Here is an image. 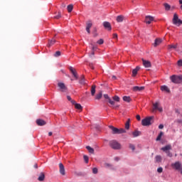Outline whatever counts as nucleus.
<instances>
[{"mask_svg": "<svg viewBox=\"0 0 182 182\" xmlns=\"http://www.w3.org/2000/svg\"><path fill=\"white\" fill-rule=\"evenodd\" d=\"M89 67L91 68V69H95V67L93 66V63H89Z\"/></svg>", "mask_w": 182, "mask_h": 182, "instance_id": "obj_49", "label": "nucleus"}, {"mask_svg": "<svg viewBox=\"0 0 182 182\" xmlns=\"http://www.w3.org/2000/svg\"><path fill=\"white\" fill-rule=\"evenodd\" d=\"M117 22H123V21H124V16H118L117 17Z\"/></svg>", "mask_w": 182, "mask_h": 182, "instance_id": "obj_29", "label": "nucleus"}, {"mask_svg": "<svg viewBox=\"0 0 182 182\" xmlns=\"http://www.w3.org/2000/svg\"><path fill=\"white\" fill-rule=\"evenodd\" d=\"M34 168H38V164H36L34 165Z\"/></svg>", "mask_w": 182, "mask_h": 182, "instance_id": "obj_62", "label": "nucleus"}, {"mask_svg": "<svg viewBox=\"0 0 182 182\" xmlns=\"http://www.w3.org/2000/svg\"><path fill=\"white\" fill-rule=\"evenodd\" d=\"M92 21H87L86 23V31L87 33H90V28H92Z\"/></svg>", "mask_w": 182, "mask_h": 182, "instance_id": "obj_14", "label": "nucleus"}, {"mask_svg": "<svg viewBox=\"0 0 182 182\" xmlns=\"http://www.w3.org/2000/svg\"><path fill=\"white\" fill-rule=\"evenodd\" d=\"M36 123L38 126H45V124H46V121L42 119H36Z\"/></svg>", "mask_w": 182, "mask_h": 182, "instance_id": "obj_12", "label": "nucleus"}, {"mask_svg": "<svg viewBox=\"0 0 182 182\" xmlns=\"http://www.w3.org/2000/svg\"><path fill=\"white\" fill-rule=\"evenodd\" d=\"M157 172L158 173H163V168H161V167L158 168Z\"/></svg>", "mask_w": 182, "mask_h": 182, "instance_id": "obj_47", "label": "nucleus"}, {"mask_svg": "<svg viewBox=\"0 0 182 182\" xmlns=\"http://www.w3.org/2000/svg\"><path fill=\"white\" fill-rule=\"evenodd\" d=\"M109 144L113 150H120L122 149V145L116 140L109 141Z\"/></svg>", "mask_w": 182, "mask_h": 182, "instance_id": "obj_1", "label": "nucleus"}, {"mask_svg": "<svg viewBox=\"0 0 182 182\" xmlns=\"http://www.w3.org/2000/svg\"><path fill=\"white\" fill-rule=\"evenodd\" d=\"M67 99H68V100H69V102H71V100H72V97H70V96H69V95L67 96Z\"/></svg>", "mask_w": 182, "mask_h": 182, "instance_id": "obj_55", "label": "nucleus"}, {"mask_svg": "<svg viewBox=\"0 0 182 182\" xmlns=\"http://www.w3.org/2000/svg\"><path fill=\"white\" fill-rule=\"evenodd\" d=\"M153 112H156V110H159V112H163V108L159 106V102H156L154 104H153Z\"/></svg>", "mask_w": 182, "mask_h": 182, "instance_id": "obj_6", "label": "nucleus"}, {"mask_svg": "<svg viewBox=\"0 0 182 182\" xmlns=\"http://www.w3.org/2000/svg\"><path fill=\"white\" fill-rule=\"evenodd\" d=\"M141 132L136 130L132 132L133 137H139V136H141Z\"/></svg>", "mask_w": 182, "mask_h": 182, "instance_id": "obj_21", "label": "nucleus"}, {"mask_svg": "<svg viewBox=\"0 0 182 182\" xmlns=\"http://www.w3.org/2000/svg\"><path fill=\"white\" fill-rule=\"evenodd\" d=\"M108 102L111 106H113V109H117L119 107V105H116V102L112 99L109 98Z\"/></svg>", "mask_w": 182, "mask_h": 182, "instance_id": "obj_16", "label": "nucleus"}, {"mask_svg": "<svg viewBox=\"0 0 182 182\" xmlns=\"http://www.w3.org/2000/svg\"><path fill=\"white\" fill-rule=\"evenodd\" d=\"M114 160H115L116 161H119V157H115V158H114Z\"/></svg>", "mask_w": 182, "mask_h": 182, "instance_id": "obj_59", "label": "nucleus"}, {"mask_svg": "<svg viewBox=\"0 0 182 182\" xmlns=\"http://www.w3.org/2000/svg\"><path fill=\"white\" fill-rule=\"evenodd\" d=\"M75 109H77V110H83V107H82V105L80 104H75Z\"/></svg>", "mask_w": 182, "mask_h": 182, "instance_id": "obj_30", "label": "nucleus"}, {"mask_svg": "<svg viewBox=\"0 0 182 182\" xmlns=\"http://www.w3.org/2000/svg\"><path fill=\"white\" fill-rule=\"evenodd\" d=\"M104 97H105V99H107V100H109V99H110V97H109V95L107 94H105Z\"/></svg>", "mask_w": 182, "mask_h": 182, "instance_id": "obj_50", "label": "nucleus"}, {"mask_svg": "<svg viewBox=\"0 0 182 182\" xmlns=\"http://www.w3.org/2000/svg\"><path fill=\"white\" fill-rule=\"evenodd\" d=\"M161 150H162V151H164V152L166 153V152H167V151L171 150V146L170 144H168V145H166V146L162 147V148L161 149Z\"/></svg>", "mask_w": 182, "mask_h": 182, "instance_id": "obj_17", "label": "nucleus"}, {"mask_svg": "<svg viewBox=\"0 0 182 182\" xmlns=\"http://www.w3.org/2000/svg\"><path fill=\"white\" fill-rule=\"evenodd\" d=\"M83 159L86 164L89 163V157L86 155H84Z\"/></svg>", "mask_w": 182, "mask_h": 182, "instance_id": "obj_40", "label": "nucleus"}, {"mask_svg": "<svg viewBox=\"0 0 182 182\" xmlns=\"http://www.w3.org/2000/svg\"><path fill=\"white\" fill-rule=\"evenodd\" d=\"M61 53L60 51H56L55 53L54 54L55 58H58V56H60Z\"/></svg>", "mask_w": 182, "mask_h": 182, "instance_id": "obj_41", "label": "nucleus"}, {"mask_svg": "<svg viewBox=\"0 0 182 182\" xmlns=\"http://www.w3.org/2000/svg\"><path fill=\"white\" fill-rule=\"evenodd\" d=\"M87 150H88L89 153L91 154H95V149L89 146H86Z\"/></svg>", "mask_w": 182, "mask_h": 182, "instance_id": "obj_28", "label": "nucleus"}, {"mask_svg": "<svg viewBox=\"0 0 182 182\" xmlns=\"http://www.w3.org/2000/svg\"><path fill=\"white\" fill-rule=\"evenodd\" d=\"M103 26L104 28H105V29H108V31H112V25L110 24V23L105 21L103 23Z\"/></svg>", "mask_w": 182, "mask_h": 182, "instance_id": "obj_13", "label": "nucleus"}, {"mask_svg": "<svg viewBox=\"0 0 182 182\" xmlns=\"http://www.w3.org/2000/svg\"><path fill=\"white\" fill-rule=\"evenodd\" d=\"M103 96V93L102 92V91H100L98 94H97V95L95 96V99L97 100H100V98Z\"/></svg>", "mask_w": 182, "mask_h": 182, "instance_id": "obj_27", "label": "nucleus"}, {"mask_svg": "<svg viewBox=\"0 0 182 182\" xmlns=\"http://www.w3.org/2000/svg\"><path fill=\"white\" fill-rule=\"evenodd\" d=\"M113 39H117V33L113 34Z\"/></svg>", "mask_w": 182, "mask_h": 182, "instance_id": "obj_53", "label": "nucleus"}, {"mask_svg": "<svg viewBox=\"0 0 182 182\" xmlns=\"http://www.w3.org/2000/svg\"><path fill=\"white\" fill-rule=\"evenodd\" d=\"M176 122H177V123H181L182 122V121L181 119H178Z\"/></svg>", "mask_w": 182, "mask_h": 182, "instance_id": "obj_60", "label": "nucleus"}, {"mask_svg": "<svg viewBox=\"0 0 182 182\" xmlns=\"http://www.w3.org/2000/svg\"><path fill=\"white\" fill-rule=\"evenodd\" d=\"M116 79H117V77L115 75L112 76V80H116Z\"/></svg>", "mask_w": 182, "mask_h": 182, "instance_id": "obj_58", "label": "nucleus"}, {"mask_svg": "<svg viewBox=\"0 0 182 182\" xmlns=\"http://www.w3.org/2000/svg\"><path fill=\"white\" fill-rule=\"evenodd\" d=\"M53 133L52 132H48V136H52Z\"/></svg>", "mask_w": 182, "mask_h": 182, "instance_id": "obj_61", "label": "nucleus"}, {"mask_svg": "<svg viewBox=\"0 0 182 182\" xmlns=\"http://www.w3.org/2000/svg\"><path fill=\"white\" fill-rule=\"evenodd\" d=\"M142 63L144 68H151V63L142 58Z\"/></svg>", "mask_w": 182, "mask_h": 182, "instance_id": "obj_11", "label": "nucleus"}, {"mask_svg": "<svg viewBox=\"0 0 182 182\" xmlns=\"http://www.w3.org/2000/svg\"><path fill=\"white\" fill-rule=\"evenodd\" d=\"M92 45V50H93L95 52V50H97V47L93 46V44H91Z\"/></svg>", "mask_w": 182, "mask_h": 182, "instance_id": "obj_46", "label": "nucleus"}, {"mask_svg": "<svg viewBox=\"0 0 182 182\" xmlns=\"http://www.w3.org/2000/svg\"><path fill=\"white\" fill-rule=\"evenodd\" d=\"M95 93H96V85H93L91 87V95H92V96H95Z\"/></svg>", "mask_w": 182, "mask_h": 182, "instance_id": "obj_24", "label": "nucleus"}, {"mask_svg": "<svg viewBox=\"0 0 182 182\" xmlns=\"http://www.w3.org/2000/svg\"><path fill=\"white\" fill-rule=\"evenodd\" d=\"M60 18H62V15L60 14V13H58V15L54 16L55 19H60Z\"/></svg>", "mask_w": 182, "mask_h": 182, "instance_id": "obj_44", "label": "nucleus"}, {"mask_svg": "<svg viewBox=\"0 0 182 182\" xmlns=\"http://www.w3.org/2000/svg\"><path fill=\"white\" fill-rule=\"evenodd\" d=\"M153 21H154V17H153V16H146L145 17V22H146V23H148V25H150V23H151V22H153Z\"/></svg>", "mask_w": 182, "mask_h": 182, "instance_id": "obj_8", "label": "nucleus"}, {"mask_svg": "<svg viewBox=\"0 0 182 182\" xmlns=\"http://www.w3.org/2000/svg\"><path fill=\"white\" fill-rule=\"evenodd\" d=\"M164 6L165 7L166 11H170V9L171 8V6L167 3H165Z\"/></svg>", "mask_w": 182, "mask_h": 182, "instance_id": "obj_35", "label": "nucleus"}, {"mask_svg": "<svg viewBox=\"0 0 182 182\" xmlns=\"http://www.w3.org/2000/svg\"><path fill=\"white\" fill-rule=\"evenodd\" d=\"M109 129L112 131V134H118L119 133V129L113 127V126H109Z\"/></svg>", "mask_w": 182, "mask_h": 182, "instance_id": "obj_18", "label": "nucleus"}, {"mask_svg": "<svg viewBox=\"0 0 182 182\" xmlns=\"http://www.w3.org/2000/svg\"><path fill=\"white\" fill-rule=\"evenodd\" d=\"M58 86L60 89V92H63L64 93H66V92H68V87L66 85H65V83L58 82Z\"/></svg>", "mask_w": 182, "mask_h": 182, "instance_id": "obj_4", "label": "nucleus"}, {"mask_svg": "<svg viewBox=\"0 0 182 182\" xmlns=\"http://www.w3.org/2000/svg\"><path fill=\"white\" fill-rule=\"evenodd\" d=\"M134 92H141V90H144V87H139L135 86L133 87Z\"/></svg>", "mask_w": 182, "mask_h": 182, "instance_id": "obj_19", "label": "nucleus"}, {"mask_svg": "<svg viewBox=\"0 0 182 182\" xmlns=\"http://www.w3.org/2000/svg\"><path fill=\"white\" fill-rule=\"evenodd\" d=\"M69 70L72 73L73 76H74V77L77 80L79 77L77 76V73L76 72V70H75V68H73V67H70Z\"/></svg>", "mask_w": 182, "mask_h": 182, "instance_id": "obj_9", "label": "nucleus"}, {"mask_svg": "<svg viewBox=\"0 0 182 182\" xmlns=\"http://www.w3.org/2000/svg\"><path fill=\"white\" fill-rule=\"evenodd\" d=\"M105 43V41H103V39H100L98 41H97V43H98V45H103V43Z\"/></svg>", "mask_w": 182, "mask_h": 182, "instance_id": "obj_42", "label": "nucleus"}, {"mask_svg": "<svg viewBox=\"0 0 182 182\" xmlns=\"http://www.w3.org/2000/svg\"><path fill=\"white\" fill-rule=\"evenodd\" d=\"M122 133H126L124 129H118V134H122Z\"/></svg>", "mask_w": 182, "mask_h": 182, "instance_id": "obj_39", "label": "nucleus"}, {"mask_svg": "<svg viewBox=\"0 0 182 182\" xmlns=\"http://www.w3.org/2000/svg\"><path fill=\"white\" fill-rule=\"evenodd\" d=\"M178 66H182V60H179L178 61Z\"/></svg>", "mask_w": 182, "mask_h": 182, "instance_id": "obj_51", "label": "nucleus"}, {"mask_svg": "<svg viewBox=\"0 0 182 182\" xmlns=\"http://www.w3.org/2000/svg\"><path fill=\"white\" fill-rule=\"evenodd\" d=\"M129 149H132V151H134V150H136V146L133 144H129Z\"/></svg>", "mask_w": 182, "mask_h": 182, "instance_id": "obj_38", "label": "nucleus"}, {"mask_svg": "<svg viewBox=\"0 0 182 182\" xmlns=\"http://www.w3.org/2000/svg\"><path fill=\"white\" fill-rule=\"evenodd\" d=\"M38 181H43L45 180V173L41 172L38 178Z\"/></svg>", "mask_w": 182, "mask_h": 182, "instance_id": "obj_23", "label": "nucleus"}, {"mask_svg": "<svg viewBox=\"0 0 182 182\" xmlns=\"http://www.w3.org/2000/svg\"><path fill=\"white\" fill-rule=\"evenodd\" d=\"M113 100H114V102H120V97H119V96L117 95H114L112 97Z\"/></svg>", "mask_w": 182, "mask_h": 182, "instance_id": "obj_37", "label": "nucleus"}, {"mask_svg": "<svg viewBox=\"0 0 182 182\" xmlns=\"http://www.w3.org/2000/svg\"><path fill=\"white\" fill-rule=\"evenodd\" d=\"M173 25H178V26L182 24V21L178 18V15H177V14H173Z\"/></svg>", "mask_w": 182, "mask_h": 182, "instance_id": "obj_3", "label": "nucleus"}, {"mask_svg": "<svg viewBox=\"0 0 182 182\" xmlns=\"http://www.w3.org/2000/svg\"><path fill=\"white\" fill-rule=\"evenodd\" d=\"M159 129H164V125H163V124H159Z\"/></svg>", "mask_w": 182, "mask_h": 182, "instance_id": "obj_52", "label": "nucleus"}, {"mask_svg": "<svg viewBox=\"0 0 182 182\" xmlns=\"http://www.w3.org/2000/svg\"><path fill=\"white\" fill-rule=\"evenodd\" d=\"M171 167H173V168H175V170H180L182 167V164L181 162L180 161H176L173 164H171Z\"/></svg>", "mask_w": 182, "mask_h": 182, "instance_id": "obj_5", "label": "nucleus"}, {"mask_svg": "<svg viewBox=\"0 0 182 182\" xmlns=\"http://www.w3.org/2000/svg\"><path fill=\"white\" fill-rule=\"evenodd\" d=\"M156 163H161V156L158 155L155 157Z\"/></svg>", "mask_w": 182, "mask_h": 182, "instance_id": "obj_31", "label": "nucleus"}, {"mask_svg": "<svg viewBox=\"0 0 182 182\" xmlns=\"http://www.w3.org/2000/svg\"><path fill=\"white\" fill-rule=\"evenodd\" d=\"M59 168H60V173L62 176H65L66 174V172L65 171V166H63V164L62 163L59 164Z\"/></svg>", "mask_w": 182, "mask_h": 182, "instance_id": "obj_7", "label": "nucleus"}, {"mask_svg": "<svg viewBox=\"0 0 182 182\" xmlns=\"http://www.w3.org/2000/svg\"><path fill=\"white\" fill-rule=\"evenodd\" d=\"M179 4L181 5L180 8L182 9V0H179Z\"/></svg>", "mask_w": 182, "mask_h": 182, "instance_id": "obj_57", "label": "nucleus"}, {"mask_svg": "<svg viewBox=\"0 0 182 182\" xmlns=\"http://www.w3.org/2000/svg\"><path fill=\"white\" fill-rule=\"evenodd\" d=\"M67 9H68V12H69V14H70V12H72V11H73V4L68 5L67 7Z\"/></svg>", "mask_w": 182, "mask_h": 182, "instance_id": "obj_32", "label": "nucleus"}, {"mask_svg": "<svg viewBox=\"0 0 182 182\" xmlns=\"http://www.w3.org/2000/svg\"><path fill=\"white\" fill-rule=\"evenodd\" d=\"M125 129H127V130H129V129H130V119H129L125 123Z\"/></svg>", "mask_w": 182, "mask_h": 182, "instance_id": "obj_33", "label": "nucleus"}, {"mask_svg": "<svg viewBox=\"0 0 182 182\" xmlns=\"http://www.w3.org/2000/svg\"><path fill=\"white\" fill-rule=\"evenodd\" d=\"M161 42H163L161 38H156V39H155V41L154 43V48H157V46H159V45H160L161 43Z\"/></svg>", "mask_w": 182, "mask_h": 182, "instance_id": "obj_15", "label": "nucleus"}, {"mask_svg": "<svg viewBox=\"0 0 182 182\" xmlns=\"http://www.w3.org/2000/svg\"><path fill=\"white\" fill-rule=\"evenodd\" d=\"M123 100H124V102H127V103H130V102H132V98L128 96H124Z\"/></svg>", "mask_w": 182, "mask_h": 182, "instance_id": "obj_25", "label": "nucleus"}, {"mask_svg": "<svg viewBox=\"0 0 182 182\" xmlns=\"http://www.w3.org/2000/svg\"><path fill=\"white\" fill-rule=\"evenodd\" d=\"M163 134H164V133H163V132H161L159 133V134L158 135V136L156 138V141H160V140H161V137H163Z\"/></svg>", "mask_w": 182, "mask_h": 182, "instance_id": "obj_34", "label": "nucleus"}, {"mask_svg": "<svg viewBox=\"0 0 182 182\" xmlns=\"http://www.w3.org/2000/svg\"><path fill=\"white\" fill-rule=\"evenodd\" d=\"M55 43H56V40L53 38L52 40L48 41V47L50 48V46H52L53 45H55Z\"/></svg>", "mask_w": 182, "mask_h": 182, "instance_id": "obj_26", "label": "nucleus"}, {"mask_svg": "<svg viewBox=\"0 0 182 182\" xmlns=\"http://www.w3.org/2000/svg\"><path fill=\"white\" fill-rule=\"evenodd\" d=\"M140 70V67L137 66L135 69L132 70V76L134 77L137 75V72Z\"/></svg>", "mask_w": 182, "mask_h": 182, "instance_id": "obj_22", "label": "nucleus"}, {"mask_svg": "<svg viewBox=\"0 0 182 182\" xmlns=\"http://www.w3.org/2000/svg\"><path fill=\"white\" fill-rule=\"evenodd\" d=\"M92 56H95V51L92 50L91 53L90 54V58H92Z\"/></svg>", "mask_w": 182, "mask_h": 182, "instance_id": "obj_48", "label": "nucleus"}, {"mask_svg": "<svg viewBox=\"0 0 182 182\" xmlns=\"http://www.w3.org/2000/svg\"><path fill=\"white\" fill-rule=\"evenodd\" d=\"M153 117H148L145 119H142L141 124L142 126H151V124L153 123Z\"/></svg>", "mask_w": 182, "mask_h": 182, "instance_id": "obj_2", "label": "nucleus"}, {"mask_svg": "<svg viewBox=\"0 0 182 182\" xmlns=\"http://www.w3.org/2000/svg\"><path fill=\"white\" fill-rule=\"evenodd\" d=\"M161 90L162 92H166L167 93H170V89H168V87L166 85L161 86Z\"/></svg>", "mask_w": 182, "mask_h": 182, "instance_id": "obj_20", "label": "nucleus"}, {"mask_svg": "<svg viewBox=\"0 0 182 182\" xmlns=\"http://www.w3.org/2000/svg\"><path fill=\"white\" fill-rule=\"evenodd\" d=\"M97 168H92V173L93 174H97Z\"/></svg>", "mask_w": 182, "mask_h": 182, "instance_id": "obj_45", "label": "nucleus"}, {"mask_svg": "<svg viewBox=\"0 0 182 182\" xmlns=\"http://www.w3.org/2000/svg\"><path fill=\"white\" fill-rule=\"evenodd\" d=\"M80 85H86L85 82V76L82 75L81 79L80 80Z\"/></svg>", "mask_w": 182, "mask_h": 182, "instance_id": "obj_36", "label": "nucleus"}, {"mask_svg": "<svg viewBox=\"0 0 182 182\" xmlns=\"http://www.w3.org/2000/svg\"><path fill=\"white\" fill-rule=\"evenodd\" d=\"M136 120H139V121H140L141 120V117H140V115H136Z\"/></svg>", "mask_w": 182, "mask_h": 182, "instance_id": "obj_56", "label": "nucleus"}, {"mask_svg": "<svg viewBox=\"0 0 182 182\" xmlns=\"http://www.w3.org/2000/svg\"><path fill=\"white\" fill-rule=\"evenodd\" d=\"M165 153L167 154L168 157H173V154L170 151H167Z\"/></svg>", "mask_w": 182, "mask_h": 182, "instance_id": "obj_43", "label": "nucleus"}, {"mask_svg": "<svg viewBox=\"0 0 182 182\" xmlns=\"http://www.w3.org/2000/svg\"><path fill=\"white\" fill-rule=\"evenodd\" d=\"M178 43L168 45L167 49L169 51L177 49Z\"/></svg>", "mask_w": 182, "mask_h": 182, "instance_id": "obj_10", "label": "nucleus"}, {"mask_svg": "<svg viewBox=\"0 0 182 182\" xmlns=\"http://www.w3.org/2000/svg\"><path fill=\"white\" fill-rule=\"evenodd\" d=\"M70 102H71L72 105H74V106H75V105L77 104V103H76V101L73 100Z\"/></svg>", "mask_w": 182, "mask_h": 182, "instance_id": "obj_54", "label": "nucleus"}, {"mask_svg": "<svg viewBox=\"0 0 182 182\" xmlns=\"http://www.w3.org/2000/svg\"><path fill=\"white\" fill-rule=\"evenodd\" d=\"M180 171L181 174H182V167L178 170Z\"/></svg>", "mask_w": 182, "mask_h": 182, "instance_id": "obj_63", "label": "nucleus"}]
</instances>
